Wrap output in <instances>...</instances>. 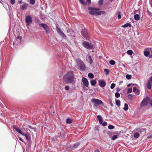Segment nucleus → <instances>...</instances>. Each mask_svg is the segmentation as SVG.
Segmentation results:
<instances>
[{"label":"nucleus","mask_w":152,"mask_h":152,"mask_svg":"<svg viewBox=\"0 0 152 152\" xmlns=\"http://www.w3.org/2000/svg\"><path fill=\"white\" fill-rule=\"evenodd\" d=\"M88 10L89 13L92 15H97L103 14L105 13V12L104 11L97 12V11L99 10L100 9L99 8H96L92 7H88Z\"/></svg>","instance_id":"1"},{"label":"nucleus","mask_w":152,"mask_h":152,"mask_svg":"<svg viewBox=\"0 0 152 152\" xmlns=\"http://www.w3.org/2000/svg\"><path fill=\"white\" fill-rule=\"evenodd\" d=\"M74 76L72 71L68 72L66 74L64 77V80L68 83H72L74 80Z\"/></svg>","instance_id":"2"},{"label":"nucleus","mask_w":152,"mask_h":152,"mask_svg":"<svg viewBox=\"0 0 152 152\" xmlns=\"http://www.w3.org/2000/svg\"><path fill=\"white\" fill-rule=\"evenodd\" d=\"M78 65L80 70L81 71H84L86 69V66L83 61L80 59L77 60Z\"/></svg>","instance_id":"3"},{"label":"nucleus","mask_w":152,"mask_h":152,"mask_svg":"<svg viewBox=\"0 0 152 152\" xmlns=\"http://www.w3.org/2000/svg\"><path fill=\"white\" fill-rule=\"evenodd\" d=\"M91 101L93 103L94 106H97L103 103L101 100L96 99H92Z\"/></svg>","instance_id":"4"},{"label":"nucleus","mask_w":152,"mask_h":152,"mask_svg":"<svg viewBox=\"0 0 152 152\" xmlns=\"http://www.w3.org/2000/svg\"><path fill=\"white\" fill-rule=\"evenodd\" d=\"M56 30L57 33L60 35L62 38L66 39V36L63 32L57 26H56Z\"/></svg>","instance_id":"5"},{"label":"nucleus","mask_w":152,"mask_h":152,"mask_svg":"<svg viewBox=\"0 0 152 152\" xmlns=\"http://www.w3.org/2000/svg\"><path fill=\"white\" fill-rule=\"evenodd\" d=\"M56 30L57 33L60 35L62 38L66 39V36L63 32L57 26H56Z\"/></svg>","instance_id":"6"},{"label":"nucleus","mask_w":152,"mask_h":152,"mask_svg":"<svg viewBox=\"0 0 152 152\" xmlns=\"http://www.w3.org/2000/svg\"><path fill=\"white\" fill-rule=\"evenodd\" d=\"M56 30L57 33L60 35L62 38L66 39V36L63 32L57 26H56Z\"/></svg>","instance_id":"7"},{"label":"nucleus","mask_w":152,"mask_h":152,"mask_svg":"<svg viewBox=\"0 0 152 152\" xmlns=\"http://www.w3.org/2000/svg\"><path fill=\"white\" fill-rule=\"evenodd\" d=\"M56 30L57 33L60 35L62 38L66 39V36L63 32L57 26H56Z\"/></svg>","instance_id":"8"},{"label":"nucleus","mask_w":152,"mask_h":152,"mask_svg":"<svg viewBox=\"0 0 152 152\" xmlns=\"http://www.w3.org/2000/svg\"><path fill=\"white\" fill-rule=\"evenodd\" d=\"M150 100L149 97H146V98L144 99L140 104V106L141 107L146 106L148 104L149 101Z\"/></svg>","instance_id":"9"},{"label":"nucleus","mask_w":152,"mask_h":152,"mask_svg":"<svg viewBox=\"0 0 152 152\" xmlns=\"http://www.w3.org/2000/svg\"><path fill=\"white\" fill-rule=\"evenodd\" d=\"M39 26L44 28L47 34L50 33V30L47 24L45 23H40L39 24Z\"/></svg>","instance_id":"10"},{"label":"nucleus","mask_w":152,"mask_h":152,"mask_svg":"<svg viewBox=\"0 0 152 152\" xmlns=\"http://www.w3.org/2000/svg\"><path fill=\"white\" fill-rule=\"evenodd\" d=\"M32 17L30 16H26L25 19V21L28 25H30L32 23Z\"/></svg>","instance_id":"11"},{"label":"nucleus","mask_w":152,"mask_h":152,"mask_svg":"<svg viewBox=\"0 0 152 152\" xmlns=\"http://www.w3.org/2000/svg\"><path fill=\"white\" fill-rule=\"evenodd\" d=\"M83 45L85 48L87 49H92L93 48L91 44L87 42L84 41L83 43Z\"/></svg>","instance_id":"12"},{"label":"nucleus","mask_w":152,"mask_h":152,"mask_svg":"<svg viewBox=\"0 0 152 152\" xmlns=\"http://www.w3.org/2000/svg\"><path fill=\"white\" fill-rule=\"evenodd\" d=\"M81 33L83 37L86 38V39H89V36L86 29H83L81 31Z\"/></svg>","instance_id":"13"},{"label":"nucleus","mask_w":152,"mask_h":152,"mask_svg":"<svg viewBox=\"0 0 152 152\" xmlns=\"http://www.w3.org/2000/svg\"><path fill=\"white\" fill-rule=\"evenodd\" d=\"M98 83L99 86L101 87H104L106 85V83L103 80H99Z\"/></svg>","instance_id":"14"},{"label":"nucleus","mask_w":152,"mask_h":152,"mask_svg":"<svg viewBox=\"0 0 152 152\" xmlns=\"http://www.w3.org/2000/svg\"><path fill=\"white\" fill-rule=\"evenodd\" d=\"M82 81L84 85L86 87H88L89 83L87 79L85 77H83L82 79Z\"/></svg>","instance_id":"15"},{"label":"nucleus","mask_w":152,"mask_h":152,"mask_svg":"<svg viewBox=\"0 0 152 152\" xmlns=\"http://www.w3.org/2000/svg\"><path fill=\"white\" fill-rule=\"evenodd\" d=\"M13 128L15 129L18 132L20 133L23 135H24V133H23L18 128L15 126L13 127Z\"/></svg>","instance_id":"16"},{"label":"nucleus","mask_w":152,"mask_h":152,"mask_svg":"<svg viewBox=\"0 0 152 152\" xmlns=\"http://www.w3.org/2000/svg\"><path fill=\"white\" fill-rule=\"evenodd\" d=\"M97 118L99 121L100 124H101L102 123L103 119L102 117L100 115H98L97 116Z\"/></svg>","instance_id":"17"},{"label":"nucleus","mask_w":152,"mask_h":152,"mask_svg":"<svg viewBox=\"0 0 152 152\" xmlns=\"http://www.w3.org/2000/svg\"><path fill=\"white\" fill-rule=\"evenodd\" d=\"M28 5V4L27 3H24L21 8V9L22 10H24L27 7Z\"/></svg>","instance_id":"18"},{"label":"nucleus","mask_w":152,"mask_h":152,"mask_svg":"<svg viewBox=\"0 0 152 152\" xmlns=\"http://www.w3.org/2000/svg\"><path fill=\"white\" fill-rule=\"evenodd\" d=\"M127 27H132L131 24L130 23H126L124 25H123L121 26V27H124V28H126Z\"/></svg>","instance_id":"19"},{"label":"nucleus","mask_w":152,"mask_h":152,"mask_svg":"<svg viewBox=\"0 0 152 152\" xmlns=\"http://www.w3.org/2000/svg\"><path fill=\"white\" fill-rule=\"evenodd\" d=\"M80 145V143L79 142H77L75 144L73 145V147H72V149L75 148L76 149Z\"/></svg>","instance_id":"20"},{"label":"nucleus","mask_w":152,"mask_h":152,"mask_svg":"<svg viewBox=\"0 0 152 152\" xmlns=\"http://www.w3.org/2000/svg\"><path fill=\"white\" fill-rule=\"evenodd\" d=\"M134 19L136 20H138L140 19V16L139 15L136 14L134 16Z\"/></svg>","instance_id":"21"},{"label":"nucleus","mask_w":152,"mask_h":152,"mask_svg":"<svg viewBox=\"0 0 152 152\" xmlns=\"http://www.w3.org/2000/svg\"><path fill=\"white\" fill-rule=\"evenodd\" d=\"M91 85L92 86H94L96 83V81L94 80H92L90 82Z\"/></svg>","instance_id":"22"},{"label":"nucleus","mask_w":152,"mask_h":152,"mask_svg":"<svg viewBox=\"0 0 152 152\" xmlns=\"http://www.w3.org/2000/svg\"><path fill=\"white\" fill-rule=\"evenodd\" d=\"M88 62L90 63L91 64L93 62V60L91 56H88Z\"/></svg>","instance_id":"23"},{"label":"nucleus","mask_w":152,"mask_h":152,"mask_svg":"<svg viewBox=\"0 0 152 152\" xmlns=\"http://www.w3.org/2000/svg\"><path fill=\"white\" fill-rule=\"evenodd\" d=\"M124 110L126 111L128 109V106L127 104L125 103L124 104Z\"/></svg>","instance_id":"24"},{"label":"nucleus","mask_w":152,"mask_h":152,"mask_svg":"<svg viewBox=\"0 0 152 152\" xmlns=\"http://www.w3.org/2000/svg\"><path fill=\"white\" fill-rule=\"evenodd\" d=\"M23 135L25 136L26 138L28 141H29L31 140L28 135L27 134H26L24 133Z\"/></svg>","instance_id":"25"},{"label":"nucleus","mask_w":152,"mask_h":152,"mask_svg":"<svg viewBox=\"0 0 152 152\" xmlns=\"http://www.w3.org/2000/svg\"><path fill=\"white\" fill-rule=\"evenodd\" d=\"M144 53L145 56H147L149 54L150 52L148 51H145Z\"/></svg>","instance_id":"26"},{"label":"nucleus","mask_w":152,"mask_h":152,"mask_svg":"<svg viewBox=\"0 0 152 152\" xmlns=\"http://www.w3.org/2000/svg\"><path fill=\"white\" fill-rule=\"evenodd\" d=\"M88 77L92 79L94 77V75L91 73H89L88 75Z\"/></svg>","instance_id":"27"},{"label":"nucleus","mask_w":152,"mask_h":152,"mask_svg":"<svg viewBox=\"0 0 152 152\" xmlns=\"http://www.w3.org/2000/svg\"><path fill=\"white\" fill-rule=\"evenodd\" d=\"M79 1L82 4L86 5V3L85 2L84 0H79Z\"/></svg>","instance_id":"28"},{"label":"nucleus","mask_w":152,"mask_h":152,"mask_svg":"<svg viewBox=\"0 0 152 152\" xmlns=\"http://www.w3.org/2000/svg\"><path fill=\"white\" fill-rule=\"evenodd\" d=\"M66 122L67 124H70L72 122V121L70 118H67L66 120Z\"/></svg>","instance_id":"29"},{"label":"nucleus","mask_w":152,"mask_h":152,"mask_svg":"<svg viewBox=\"0 0 152 152\" xmlns=\"http://www.w3.org/2000/svg\"><path fill=\"white\" fill-rule=\"evenodd\" d=\"M115 103L116 105L118 106L119 107L120 105V101L119 100H117L115 101Z\"/></svg>","instance_id":"30"},{"label":"nucleus","mask_w":152,"mask_h":152,"mask_svg":"<svg viewBox=\"0 0 152 152\" xmlns=\"http://www.w3.org/2000/svg\"><path fill=\"white\" fill-rule=\"evenodd\" d=\"M104 72H105V73L106 75H108L109 74V70L107 69H104Z\"/></svg>","instance_id":"31"},{"label":"nucleus","mask_w":152,"mask_h":152,"mask_svg":"<svg viewBox=\"0 0 152 152\" xmlns=\"http://www.w3.org/2000/svg\"><path fill=\"white\" fill-rule=\"evenodd\" d=\"M138 91V89L135 87H134L133 88V92L135 93H137Z\"/></svg>","instance_id":"32"},{"label":"nucleus","mask_w":152,"mask_h":152,"mask_svg":"<svg viewBox=\"0 0 152 152\" xmlns=\"http://www.w3.org/2000/svg\"><path fill=\"white\" fill-rule=\"evenodd\" d=\"M145 128H142L141 129H139L137 130V131L138 132H139L140 133H141L142 132H144L145 131Z\"/></svg>","instance_id":"33"},{"label":"nucleus","mask_w":152,"mask_h":152,"mask_svg":"<svg viewBox=\"0 0 152 152\" xmlns=\"http://www.w3.org/2000/svg\"><path fill=\"white\" fill-rule=\"evenodd\" d=\"M139 135L138 133H135L134 134V138H137L138 137H139Z\"/></svg>","instance_id":"34"},{"label":"nucleus","mask_w":152,"mask_h":152,"mask_svg":"<svg viewBox=\"0 0 152 152\" xmlns=\"http://www.w3.org/2000/svg\"><path fill=\"white\" fill-rule=\"evenodd\" d=\"M109 63L111 65H114L115 64V62L114 60H111L110 61Z\"/></svg>","instance_id":"35"},{"label":"nucleus","mask_w":152,"mask_h":152,"mask_svg":"<svg viewBox=\"0 0 152 152\" xmlns=\"http://www.w3.org/2000/svg\"><path fill=\"white\" fill-rule=\"evenodd\" d=\"M127 53L129 55H132L133 53V51L131 50H129L127 51Z\"/></svg>","instance_id":"36"},{"label":"nucleus","mask_w":152,"mask_h":152,"mask_svg":"<svg viewBox=\"0 0 152 152\" xmlns=\"http://www.w3.org/2000/svg\"><path fill=\"white\" fill-rule=\"evenodd\" d=\"M132 88H129L128 89L127 93L128 94L132 92Z\"/></svg>","instance_id":"37"},{"label":"nucleus","mask_w":152,"mask_h":152,"mask_svg":"<svg viewBox=\"0 0 152 152\" xmlns=\"http://www.w3.org/2000/svg\"><path fill=\"white\" fill-rule=\"evenodd\" d=\"M108 128L110 129H114V126L112 125H110L108 126Z\"/></svg>","instance_id":"38"},{"label":"nucleus","mask_w":152,"mask_h":152,"mask_svg":"<svg viewBox=\"0 0 152 152\" xmlns=\"http://www.w3.org/2000/svg\"><path fill=\"white\" fill-rule=\"evenodd\" d=\"M126 77L127 79L129 80L131 79L132 76L131 75H127L126 76Z\"/></svg>","instance_id":"39"},{"label":"nucleus","mask_w":152,"mask_h":152,"mask_svg":"<svg viewBox=\"0 0 152 152\" xmlns=\"http://www.w3.org/2000/svg\"><path fill=\"white\" fill-rule=\"evenodd\" d=\"M115 96L116 98H118L120 96V95L119 93L116 92L115 93Z\"/></svg>","instance_id":"40"},{"label":"nucleus","mask_w":152,"mask_h":152,"mask_svg":"<svg viewBox=\"0 0 152 152\" xmlns=\"http://www.w3.org/2000/svg\"><path fill=\"white\" fill-rule=\"evenodd\" d=\"M35 1L34 0H30V3L31 4H34L35 3Z\"/></svg>","instance_id":"41"},{"label":"nucleus","mask_w":152,"mask_h":152,"mask_svg":"<svg viewBox=\"0 0 152 152\" xmlns=\"http://www.w3.org/2000/svg\"><path fill=\"white\" fill-rule=\"evenodd\" d=\"M117 138V135H114L112 137V139L113 140H115Z\"/></svg>","instance_id":"42"},{"label":"nucleus","mask_w":152,"mask_h":152,"mask_svg":"<svg viewBox=\"0 0 152 152\" xmlns=\"http://www.w3.org/2000/svg\"><path fill=\"white\" fill-rule=\"evenodd\" d=\"M86 3V5H90L91 3V0H87Z\"/></svg>","instance_id":"43"},{"label":"nucleus","mask_w":152,"mask_h":152,"mask_svg":"<svg viewBox=\"0 0 152 152\" xmlns=\"http://www.w3.org/2000/svg\"><path fill=\"white\" fill-rule=\"evenodd\" d=\"M115 86V84L113 83L111 84L110 86L111 88L113 89Z\"/></svg>","instance_id":"44"},{"label":"nucleus","mask_w":152,"mask_h":152,"mask_svg":"<svg viewBox=\"0 0 152 152\" xmlns=\"http://www.w3.org/2000/svg\"><path fill=\"white\" fill-rule=\"evenodd\" d=\"M103 0H99L98 2L99 4L102 5L103 4Z\"/></svg>","instance_id":"45"},{"label":"nucleus","mask_w":152,"mask_h":152,"mask_svg":"<svg viewBox=\"0 0 152 152\" xmlns=\"http://www.w3.org/2000/svg\"><path fill=\"white\" fill-rule=\"evenodd\" d=\"M132 96L131 94H129L128 96V98L129 99H131Z\"/></svg>","instance_id":"46"},{"label":"nucleus","mask_w":152,"mask_h":152,"mask_svg":"<svg viewBox=\"0 0 152 152\" xmlns=\"http://www.w3.org/2000/svg\"><path fill=\"white\" fill-rule=\"evenodd\" d=\"M118 19H120L121 18V15L120 12L118 13Z\"/></svg>","instance_id":"47"},{"label":"nucleus","mask_w":152,"mask_h":152,"mask_svg":"<svg viewBox=\"0 0 152 152\" xmlns=\"http://www.w3.org/2000/svg\"><path fill=\"white\" fill-rule=\"evenodd\" d=\"M103 126H105L107 125V123L106 122H104L102 124Z\"/></svg>","instance_id":"48"},{"label":"nucleus","mask_w":152,"mask_h":152,"mask_svg":"<svg viewBox=\"0 0 152 152\" xmlns=\"http://www.w3.org/2000/svg\"><path fill=\"white\" fill-rule=\"evenodd\" d=\"M10 2L12 4H14L15 3V0H10Z\"/></svg>","instance_id":"49"},{"label":"nucleus","mask_w":152,"mask_h":152,"mask_svg":"<svg viewBox=\"0 0 152 152\" xmlns=\"http://www.w3.org/2000/svg\"><path fill=\"white\" fill-rule=\"evenodd\" d=\"M69 86H65V89L66 90H69Z\"/></svg>","instance_id":"50"},{"label":"nucleus","mask_w":152,"mask_h":152,"mask_svg":"<svg viewBox=\"0 0 152 152\" xmlns=\"http://www.w3.org/2000/svg\"><path fill=\"white\" fill-rule=\"evenodd\" d=\"M110 104L111 107H113V104L112 102V101L110 102Z\"/></svg>","instance_id":"51"},{"label":"nucleus","mask_w":152,"mask_h":152,"mask_svg":"<svg viewBox=\"0 0 152 152\" xmlns=\"http://www.w3.org/2000/svg\"><path fill=\"white\" fill-rule=\"evenodd\" d=\"M150 104L151 105V106H152V98L150 102Z\"/></svg>","instance_id":"52"},{"label":"nucleus","mask_w":152,"mask_h":152,"mask_svg":"<svg viewBox=\"0 0 152 152\" xmlns=\"http://www.w3.org/2000/svg\"><path fill=\"white\" fill-rule=\"evenodd\" d=\"M17 38L18 39H20V40H21V38L20 36H18L17 37Z\"/></svg>","instance_id":"53"},{"label":"nucleus","mask_w":152,"mask_h":152,"mask_svg":"<svg viewBox=\"0 0 152 152\" xmlns=\"http://www.w3.org/2000/svg\"><path fill=\"white\" fill-rule=\"evenodd\" d=\"M19 140L22 142H23V140L20 137H19Z\"/></svg>","instance_id":"54"},{"label":"nucleus","mask_w":152,"mask_h":152,"mask_svg":"<svg viewBox=\"0 0 152 152\" xmlns=\"http://www.w3.org/2000/svg\"><path fill=\"white\" fill-rule=\"evenodd\" d=\"M96 152H100L99 151L98 149H96Z\"/></svg>","instance_id":"55"},{"label":"nucleus","mask_w":152,"mask_h":152,"mask_svg":"<svg viewBox=\"0 0 152 152\" xmlns=\"http://www.w3.org/2000/svg\"><path fill=\"white\" fill-rule=\"evenodd\" d=\"M18 2L19 3H21L22 2V1H19Z\"/></svg>","instance_id":"56"},{"label":"nucleus","mask_w":152,"mask_h":152,"mask_svg":"<svg viewBox=\"0 0 152 152\" xmlns=\"http://www.w3.org/2000/svg\"><path fill=\"white\" fill-rule=\"evenodd\" d=\"M131 84H129L128 85H127V86L128 87H129V86H130V85H131Z\"/></svg>","instance_id":"57"},{"label":"nucleus","mask_w":152,"mask_h":152,"mask_svg":"<svg viewBox=\"0 0 152 152\" xmlns=\"http://www.w3.org/2000/svg\"><path fill=\"white\" fill-rule=\"evenodd\" d=\"M151 7H152V4H151Z\"/></svg>","instance_id":"58"},{"label":"nucleus","mask_w":152,"mask_h":152,"mask_svg":"<svg viewBox=\"0 0 152 152\" xmlns=\"http://www.w3.org/2000/svg\"><path fill=\"white\" fill-rule=\"evenodd\" d=\"M119 91V89H118V91Z\"/></svg>","instance_id":"59"},{"label":"nucleus","mask_w":152,"mask_h":152,"mask_svg":"<svg viewBox=\"0 0 152 152\" xmlns=\"http://www.w3.org/2000/svg\"><path fill=\"white\" fill-rule=\"evenodd\" d=\"M119 91V89H118V91Z\"/></svg>","instance_id":"60"},{"label":"nucleus","mask_w":152,"mask_h":152,"mask_svg":"<svg viewBox=\"0 0 152 152\" xmlns=\"http://www.w3.org/2000/svg\"><path fill=\"white\" fill-rule=\"evenodd\" d=\"M61 136V137H63V136Z\"/></svg>","instance_id":"61"},{"label":"nucleus","mask_w":152,"mask_h":152,"mask_svg":"<svg viewBox=\"0 0 152 152\" xmlns=\"http://www.w3.org/2000/svg\"><path fill=\"white\" fill-rule=\"evenodd\" d=\"M151 137H152V134Z\"/></svg>","instance_id":"62"}]
</instances>
